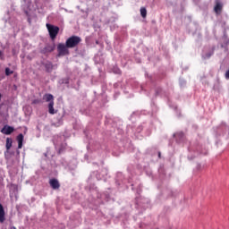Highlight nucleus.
Returning <instances> with one entry per match:
<instances>
[{"instance_id":"dca6fc26","label":"nucleus","mask_w":229,"mask_h":229,"mask_svg":"<svg viewBox=\"0 0 229 229\" xmlns=\"http://www.w3.org/2000/svg\"><path fill=\"white\" fill-rule=\"evenodd\" d=\"M0 60H4V54L0 50Z\"/></svg>"},{"instance_id":"1a4fd4ad","label":"nucleus","mask_w":229,"mask_h":229,"mask_svg":"<svg viewBox=\"0 0 229 229\" xmlns=\"http://www.w3.org/2000/svg\"><path fill=\"white\" fill-rule=\"evenodd\" d=\"M18 149H22V142H24V135L22 133L17 136Z\"/></svg>"},{"instance_id":"4be33fe9","label":"nucleus","mask_w":229,"mask_h":229,"mask_svg":"<svg viewBox=\"0 0 229 229\" xmlns=\"http://www.w3.org/2000/svg\"><path fill=\"white\" fill-rule=\"evenodd\" d=\"M0 99H1V94H0Z\"/></svg>"},{"instance_id":"6e6552de","label":"nucleus","mask_w":229,"mask_h":229,"mask_svg":"<svg viewBox=\"0 0 229 229\" xmlns=\"http://www.w3.org/2000/svg\"><path fill=\"white\" fill-rule=\"evenodd\" d=\"M5 219L4 208L3 207V204L0 203V223H4Z\"/></svg>"},{"instance_id":"f03ea898","label":"nucleus","mask_w":229,"mask_h":229,"mask_svg":"<svg viewBox=\"0 0 229 229\" xmlns=\"http://www.w3.org/2000/svg\"><path fill=\"white\" fill-rule=\"evenodd\" d=\"M80 42H81V38L78 36H72L65 42L66 47L72 49V47H76Z\"/></svg>"},{"instance_id":"f3484780","label":"nucleus","mask_w":229,"mask_h":229,"mask_svg":"<svg viewBox=\"0 0 229 229\" xmlns=\"http://www.w3.org/2000/svg\"><path fill=\"white\" fill-rule=\"evenodd\" d=\"M225 80H229V69L225 72Z\"/></svg>"},{"instance_id":"0eeeda50","label":"nucleus","mask_w":229,"mask_h":229,"mask_svg":"<svg viewBox=\"0 0 229 229\" xmlns=\"http://www.w3.org/2000/svg\"><path fill=\"white\" fill-rule=\"evenodd\" d=\"M13 127L12 126H4L2 129V133H4V135H11V133H13Z\"/></svg>"},{"instance_id":"2eb2a0df","label":"nucleus","mask_w":229,"mask_h":229,"mask_svg":"<svg viewBox=\"0 0 229 229\" xmlns=\"http://www.w3.org/2000/svg\"><path fill=\"white\" fill-rule=\"evenodd\" d=\"M38 104H40V99H34L32 101V105H38Z\"/></svg>"},{"instance_id":"f257e3e1","label":"nucleus","mask_w":229,"mask_h":229,"mask_svg":"<svg viewBox=\"0 0 229 229\" xmlns=\"http://www.w3.org/2000/svg\"><path fill=\"white\" fill-rule=\"evenodd\" d=\"M44 99L45 101H47V103H49L48 114H50L51 115H55V114H56V111L55 110V97H53V95L51 94H46L44 96Z\"/></svg>"},{"instance_id":"ddd939ff","label":"nucleus","mask_w":229,"mask_h":229,"mask_svg":"<svg viewBox=\"0 0 229 229\" xmlns=\"http://www.w3.org/2000/svg\"><path fill=\"white\" fill-rule=\"evenodd\" d=\"M6 149H10L12 148V140L10 138L6 139V145H5Z\"/></svg>"},{"instance_id":"423d86ee","label":"nucleus","mask_w":229,"mask_h":229,"mask_svg":"<svg viewBox=\"0 0 229 229\" xmlns=\"http://www.w3.org/2000/svg\"><path fill=\"white\" fill-rule=\"evenodd\" d=\"M49 184H50V187L54 189V191L60 189V182H58V179H55V178L50 179Z\"/></svg>"},{"instance_id":"7ed1b4c3","label":"nucleus","mask_w":229,"mask_h":229,"mask_svg":"<svg viewBox=\"0 0 229 229\" xmlns=\"http://www.w3.org/2000/svg\"><path fill=\"white\" fill-rule=\"evenodd\" d=\"M47 30H48V33L52 40H55L58 33H60V28L58 26L51 25L49 23H47Z\"/></svg>"},{"instance_id":"a211bd4d","label":"nucleus","mask_w":229,"mask_h":229,"mask_svg":"<svg viewBox=\"0 0 229 229\" xmlns=\"http://www.w3.org/2000/svg\"><path fill=\"white\" fill-rule=\"evenodd\" d=\"M158 157L162 158V153L158 152Z\"/></svg>"},{"instance_id":"9b49d317","label":"nucleus","mask_w":229,"mask_h":229,"mask_svg":"<svg viewBox=\"0 0 229 229\" xmlns=\"http://www.w3.org/2000/svg\"><path fill=\"white\" fill-rule=\"evenodd\" d=\"M45 68L47 72H51L53 71V64L51 62L46 63Z\"/></svg>"},{"instance_id":"4468645a","label":"nucleus","mask_w":229,"mask_h":229,"mask_svg":"<svg viewBox=\"0 0 229 229\" xmlns=\"http://www.w3.org/2000/svg\"><path fill=\"white\" fill-rule=\"evenodd\" d=\"M10 74H13V71L10 70V68H5V75L10 76Z\"/></svg>"},{"instance_id":"20e7f679","label":"nucleus","mask_w":229,"mask_h":229,"mask_svg":"<svg viewBox=\"0 0 229 229\" xmlns=\"http://www.w3.org/2000/svg\"><path fill=\"white\" fill-rule=\"evenodd\" d=\"M69 49L70 48L67 47L66 44L59 43L57 45V51H58L59 56H65L69 55Z\"/></svg>"},{"instance_id":"9d476101","label":"nucleus","mask_w":229,"mask_h":229,"mask_svg":"<svg viewBox=\"0 0 229 229\" xmlns=\"http://www.w3.org/2000/svg\"><path fill=\"white\" fill-rule=\"evenodd\" d=\"M42 51H48L51 53L52 51H55V44H47L46 47L42 49Z\"/></svg>"},{"instance_id":"aec40b11","label":"nucleus","mask_w":229,"mask_h":229,"mask_svg":"<svg viewBox=\"0 0 229 229\" xmlns=\"http://www.w3.org/2000/svg\"><path fill=\"white\" fill-rule=\"evenodd\" d=\"M11 229H17V227H15V226H13V227H11Z\"/></svg>"},{"instance_id":"f8f14e48","label":"nucleus","mask_w":229,"mask_h":229,"mask_svg":"<svg viewBox=\"0 0 229 229\" xmlns=\"http://www.w3.org/2000/svg\"><path fill=\"white\" fill-rule=\"evenodd\" d=\"M140 15L143 19H146V17L148 16V10H146V7H141L140 10Z\"/></svg>"},{"instance_id":"412c9836","label":"nucleus","mask_w":229,"mask_h":229,"mask_svg":"<svg viewBox=\"0 0 229 229\" xmlns=\"http://www.w3.org/2000/svg\"><path fill=\"white\" fill-rule=\"evenodd\" d=\"M96 44H98V41H96Z\"/></svg>"},{"instance_id":"6ab92c4d","label":"nucleus","mask_w":229,"mask_h":229,"mask_svg":"<svg viewBox=\"0 0 229 229\" xmlns=\"http://www.w3.org/2000/svg\"><path fill=\"white\" fill-rule=\"evenodd\" d=\"M116 73H117V74H120V73H121V70H118V71L116 72Z\"/></svg>"},{"instance_id":"39448f33","label":"nucleus","mask_w":229,"mask_h":229,"mask_svg":"<svg viewBox=\"0 0 229 229\" xmlns=\"http://www.w3.org/2000/svg\"><path fill=\"white\" fill-rule=\"evenodd\" d=\"M214 12L216 15H221V13L223 12V4H221V2L219 1L216 2Z\"/></svg>"}]
</instances>
